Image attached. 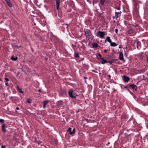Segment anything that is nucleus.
<instances>
[{"instance_id": "nucleus-6", "label": "nucleus", "mask_w": 148, "mask_h": 148, "mask_svg": "<svg viewBox=\"0 0 148 148\" xmlns=\"http://www.w3.org/2000/svg\"><path fill=\"white\" fill-rule=\"evenodd\" d=\"M6 3L7 5L10 7H12V6L10 0H4Z\"/></svg>"}, {"instance_id": "nucleus-39", "label": "nucleus", "mask_w": 148, "mask_h": 148, "mask_svg": "<svg viewBox=\"0 0 148 148\" xmlns=\"http://www.w3.org/2000/svg\"><path fill=\"white\" fill-rule=\"evenodd\" d=\"M147 61L148 62V55L147 56Z\"/></svg>"}, {"instance_id": "nucleus-5", "label": "nucleus", "mask_w": 148, "mask_h": 148, "mask_svg": "<svg viewBox=\"0 0 148 148\" xmlns=\"http://www.w3.org/2000/svg\"><path fill=\"white\" fill-rule=\"evenodd\" d=\"M130 86L132 88L134 89L135 91H137L138 88L136 85L134 84H131L130 85Z\"/></svg>"}, {"instance_id": "nucleus-30", "label": "nucleus", "mask_w": 148, "mask_h": 148, "mask_svg": "<svg viewBox=\"0 0 148 148\" xmlns=\"http://www.w3.org/2000/svg\"><path fill=\"white\" fill-rule=\"evenodd\" d=\"M1 148H6V147L4 145H2L1 147Z\"/></svg>"}, {"instance_id": "nucleus-11", "label": "nucleus", "mask_w": 148, "mask_h": 148, "mask_svg": "<svg viewBox=\"0 0 148 148\" xmlns=\"http://www.w3.org/2000/svg\"><path fill=\"white\" fill-rule=\"evenodd\" d=\"M137 47L138 49H140L141 48V43L139 41H138L137 42Z\"/></svg>"}, {"instance_id": "nucleus-44", "label": "nucleus", "mask_w": 148, "mask_h": 148, "mask_svg": "<svg viewBox=\"0 0 148 148\" xmlns=\"http://www.w3.org/2000/svg\"><path fill=\"white\" fill-rule=\"evenodd\" d=\"M13 98V97H10V98L11 99H12V98Z\"/></svg>"}, {"instance_id": "nucleus-34", "label": "nucleus", "mask_w": 148, "mask_h": 148, "mask_svg": "<svg viewBox=\"0 0 148 148\" xmlns=\"http://www.w3.org/2000/svg\"><path fill=\"white\" fill-rule=\"evenodd\" d=\"M86 1H87L88 2H89V3H90V4H91V2L90 1V0H86Z\"/></svg>"}, {"instance_id": "nucleus-8", "label": "nucleus", "mask_w": 148, "mask_h": 148, "mask_svg": "<svg viewBox=\"0 0 148 148\" xmlns=\"http://www.w3.org/2000/svg\"><path fill=\"white\" fill-rule=\"evenodd\" d=\"M60 2V0H56V5L57 6L56 9L58 10L59 9Z\"/></svg>"}, {"instance_id": "nucleus-24", "label": "nucleus", "mask_w": 148, "mask_h": 148, "mask_svg": "<svg viewBox=\"0 0 148 148\" xmlns=\"http://www.w3.org/2000/svg\"><path fill=\"white\" fill-rule=\"evenodd\" d=\"M48 103V101H43V105H46Z\"/></svg>"}, {"instance_id": "nucleus-41", "label": "nucleus", "mask_w": 148, "mask_h": 148, "mask_svg": "<svg viewBox=\"0 0 148 148\" xmlns=\"http://www.w3.org/2000/svg\"><path fill=\"white\" fill-rule=\"evenodd\" d=\"M19 108L18 107H17V108H16V109L17 110H19Z\"/></svg>"}, {"instance_id": "nucleus-48", "label": "nucleus", "mask_w": 148, "mask_h": 148, "mask_svg": "<svg viewBox=\"0 0 148 148\" xmlns=\"http://www.w3.org/2000/svg\"><path fill=\"white\" fill-rule=\"evenodd\" d=\"M110 143L109 142V143H108L107 145L109 144Z\"/></svg>"}, {"instance_id": "nucleus-38", "label": "nucleus", "mask_w": 148, "mask_h": 148, "mask_svg": "<svg viewBox=\"0 0 148 148\" xmlns=\"http://www.w3.org/2000/svg\"><path fill=\"white\" fill-rule=\"evenodd\" d=\"M8 83L7 82V83H6L5 84V85H6V86H8Z\"/></svg>"}, {"instance_id": "nucleus-40", "label": "nucleus", "mask_w": 148, "mask_h": 148, "mask_svg": "<svg viewBox=\"0 0 148 148\" xmlns=\"http://www.w3.org/2000/svg\"><path fill=\"white\" fill-rule=\"evenodd\" d=\"M46 105H43V108H45L46 107Z\"/></svg>"}, {"instance_id": "nucleus-37", "label": "nucleus", "mask_w": 148, "mask_h": 148, "mask_svg": "<svg viewBox=\"0 0 148 148\" xmlns=\"http://www.w3.org/2000/svg\"><path fill=\"white\" fill-rule=\"evenodd\" d=\"M104 52H105V53H106L107 52V50L106 49H105L104 50Z\"/></svg>"}, {"instance_id": "nucleus-15", "label": "nucleus", "mask_w": 148, "mask_h": 148, "mask_svg": "<svg viewBox=\"0 0 148 148\" xmlns=\"http://www.w3.org/2000/svg\"><path fill=\"white\" fill-rule=\"evenodd\" d=\"M110 45L111 47H115L117 46V44L114 42H112V41L110 43Z\"/></svg>"}, {"instance_id": "nucleus-26", "label": "nucleus", "mask_w": 148, "mask_h": 148, "mask_svg": "<svg viewBox=\"0 0 148 148\" xmlns=\"http://www.w3.org/2000/svg\"><path fill=\"white\" fill-rule=\"evenodd\" d=\"M75 56L76 58H79V56L78 53H76L75 54Z\"/></svg>"}, {"instance_id": "nucleus-7", "label": "nucleus", "mask_w": 148, "mask_h": 148, "mask_svg": "<svg viewBox=\"0 0 148 148\" xmlns=\"http://www.w3.org/2000/svg\"><path fill=\"white\" fill-rule=\"evenodd\" d=\"M119 59L120 60L123 61L124 60L123 55L122 52H120L119 54Z\"/></svg>"}, {"instance_id": "nucleus-46", "label": "nucleus", "mask_w": 148, "mask_h": 148, "mask_svg": "<svg viewBox=\"0 0 148 148\" xmlns=\"http://www.w3.org/2000/svg\"><path fill=\"white\" fill-rule=\"evenodd\" d=\"M147 128H148V125L147 126Z\"/></svg>"}, {"instance_id": "nucleus-9", "label": "nucleus", "mask_w": 148, "mask_h": 148, "mask_svg": "<svg viewBox=\"0 0 148 148\" xmlns=\"http://www.w3.org/2000/svg\"><path fill=\"white\" fill-rule=\"evenodd\" d=\"M100 61L101 62V63L103 64H104L108 62V61H107V60H106L104 59L103 58H101V60H100Z\"/></svg>"}, {"instance_id": "nucleus-32", "label": "nucleus", "mask_w": 148, "mask_h": 148, "mask_svg": "<svg viewBox=\"0 0 148 148\" xmlns=\"http://www.w3.org/2000/svg\"><path fill=\"white\" fill-rule=\"evenodd\" d=\"M107 62L110 63L111 64H112V62L110 61H108Z\"/></svg>"}, {"instance_id": "nucleus-3", "label": "nucleus", "mask_w": 148, "mask_h": 148, "mask_svg": "<svg viewBox=\"0 0 148 148\" xmlns=\"http://www.w3.org/2000/svg\"><path fill=\"white\" fill-rule=\"evenodd\" d=\"M72 128L71 127H69L67 130V131L69 132V134L70 135H72L74 134L75 132V129L74 128L73 131H71Z\"/></svg>"}, {"instance_id": "nucleus-2", "label": "nucleus", "mask_w": 148, "mask_h": 148, "mask_svg": "<svg viewBox=\"0 0 148 148\" xmlns=\"http://www.w3.org/2000/svg\"><path fill=\"white\" fill-rule=\"evenodd\" d=\"M105 35V32L99 31L97 33V36L101 38H103Z\"/></svg>"}, {"instance_id": "nucleus-17", "label": "nucleus", "mask_w": 148, "mask_h": 148, "mask_svg": "<svg viewBox=\"0 0 148 148\" xmlns=\"http://www.w3.org/2000/svg\"><path fill=\"white\" fill-rule=\"evenodd\" d=\"M92 45L94 48H97L99 47L98 45L96 43H94L92 44Z\"/></svg>"}, {"instance_id": "nucleus-25", "label": "nucleus", "mask_w": 148, "mask_h": 148, "mask_svg": "<svg viewBox=\"0 0 148 148\" xmlns=\"http://www.w3.org/2000/svg\"><path fill=\"white\" fill-rule=\"evenodd\" d=\"M27 68V66H23V67L22 68V71H25V68Z\"/></svg>"}, {"instance_id": "nucleus-43", "label": "nucleus", "mask_w": 148, "mask_h": 148, "mask_svg": "<svg viewBox=\"0 0 148 148\" xmlns=\"http://www.w3.org/2000/svg\"><path fill=\"white\" fill-rule=\"evenodd\" d=\"M124 87L125 88H127V86H124Z\"/></svg>"}, {"instance_id": "nucleus-36", "label": "nucleus", "mask_w": 148, "mask_h": 148, "mask_svg": "<svg viewBox=\"0 0 148 148\" xmlns=\"http://www.w3.org/2000/svg\"><path fill=\"white\" fill-rule=\"evenodd\" d=\"M122 48V45H120L119 46V49H121Z\"/></svg>"}, {"instance_id": "nucleus-19", "label": "nucleus", "mask_w": 148, "mask_h": 148, "mask_svg": "<svg viewBox=\"0 0 148 148\" xmlns=\"http://www.w3.org/2000/svg\"><path fill=\"white\" fill-rule=\"evenodd\" d=\"M17 59V57H15L14 56H12L11 58L12 60L13 61H16Z\"/></svg>"}, {"instance_id": "nucleus-47", "label": "nucleus", "mask_w": 148, "mask_h": 148, "mask_svg": "<svg viewBox=\"0 0 148 148\" xmlns=\"http://www.w3.org/2000/svg\"><path fill=\"white\" fill-rule=\"evenodd\" d=\"M108 76L109 77H110L111 76L110 75H109Z\"/></svg>"}, {"instance_id": "nucleus-29", "label": "nucleus", "mask_w": 148, "mask_h": 148, "mask_svg": "<svg viewBox=\"0 0 148 148\" xmlns=\"http://www.w3.org/2000/svg\"><path fill=\"white\" fill-rule=\"evenodd\" d=\"M5 80L6 81V82H7V81H9V79L8 78H5Z\"/></svg>"}, {"instance_id": "nucleus-1", "label": "nucleus", "mask_w": 148, "mask_h": 148, "mask_svg": "<svg viewBox=\"0 0 148 148\" xmlns=\"http://www.w3.org/2000/svg\"><path fill=\"white\" fill-rule=\"evenodd\" d=\"M68 93L69 96L72 98H76L77 96L76 93L72 90L69 91Z\"/></svg>"}, {"instance_id": "nucleus-22", "label": "nucleus", "mask_w": 148, "mask_h": 148, "mask_svg": "<svg viewBox=\"0 0 148 148\" xmlns=\"http://www.w3.org/2000/svg\"><path fill=\"white\" fill-rule=\"evenodd\" d=\"M31 102L32 100L30 98H29L26 101L27 103H30Z\"/></svg>"}, {"instance_id": "nucleus-33", "label": "nucleus", "mask_w": 148, "mask_h": 148, "mask_svg": "<svg viewBox=\"0 0 148 148\" xmlns=\"http://www.w3.org/2000/svg\"><path fill=\"white\" fill-rule=\"evenodd\" d=\"M85 120L86 121V122H88V123L89 122V120L88 119H85Z\"/></svg>"}, {"instance_id": "nucleus-16", "label": "nucleus", "mask_w": 148, "mask_h": 148, "mask_svg": "<svg viewBox=\"0 0 148 148\" xmlns=\"http://www.w3.org/2000/svg\"><path fill=\"white\" fill-rule=\"evenodd\" d=\"M97 58L100 61L101 60V58H103L102 57H101V55L100 53H98L97 56Z\"/></svg>"}, {"instance_id": "nucleus-21", "label": "nucleus", "mask_w": 148, "mask_h": 148, "mask_svg": "<svg viewBox=\"0 0 148 148\" xmlns=\"http://www.w3.org/2000/svg\"><path fill=\"white\" fill-rule=\"evenodd\" d=\"M134 5L136 6V8H138V4L134 1Z\"/></svg>"}, {"instance_id": "nucleus-18", "label": "nucleus", "mask_w": 148, "mask_h": 148, "mask_svg": "<svg viewBox=\"0 0 148 148\" xmlns=\"http://www.w3.org/2000/svg\"><path fill=\"white\" fill-rule=\"evenodd\" d=\"M105 1V0H100V3L102 6L104 5V3Z\"/></svg>"}, {"instance_id": "nucleus-35", "label": "nucleus", "mask_w": 148, "mask_h": 148, "mask_svg": "<svg viewBox=\"0 0 148 148\" xmlns=\"http://www.w3.org/2000/svg\"><path fill=\"white\" fill-rule=\"evenodd\" d=\"M65 25H66L67 26L66 27V28H67V29H68V25L67 24H65Z\"/></svg>"}, {"instance_id": "nucleus-20", "label": "nucleus", "mask_w": 148, "mask_h": 148, "mask_svg": "<svg viewBox=\"0 0 148 148\" xmlns=\"http://www.w3.org/2000/svg\"><path fill=\"white\" fill-rule=\"evenodd\" d=\"M63 104V102L62 101H59L58 103V105L59 106H61Z\"/></svg>"}, {"instance_id": "nucleus-14", "label": "nucleus", "mask_w": 148, "mask_h": 148, "mask_svg": "<svg viewBox=\"0 0 148 148\" xmlns=\"http://www.w3.org/2000/svg\"><path fill=\"white\" fill-rule=\"evenodd\" d=\"M2 130L3 132L5 133L6 131V129H5V126L4 124H3L2 125Z\"/></svg>"}, {"instance_id": "nucleus-23", "label": "nucleus", "mask_w": 148, "mask_h": 148, "mask_svg": "<svg viewBox=\"0 0 148 148\" xmlns=\"http://www.w3.org/2000/svg\"><path fill=\"white\" fill-rule=\"evenodd\" d=\"M17 91L23 94L24 93L23 91L22 90V89H21L20 88Z\"/></svg>"}, {"instance_id": "nucleus-12", "label": "nucleus", "mask_w": 148, "mask_h": 148, "mask_svg": "<svg viewBox=\"0 0 148 148\" xmlns=\"http://www.w3.org/2000/svg\"><path fill=\"white\" fill-rule=\"evenodd\" d=\"M107 41H108L109 43H110L112 41L110 38L109 36H107L106 39L105 40L104 42L106 43Z\"/></svg>"}, {"instance_id": "nucleus-31", "label": "nucleus", "mask_w": 148, "mask_h": 148, "mask_svg": "<svg viewBox=\"0 0 148 148\" xmlns=\"http://www.w3.org/2000/svg\"><path fill=\"white\" fill-rule=\"evenodd\" d=\"M116 9L118 10H120L121 9V8L120 7H119L117 8H116Z\"/></svg>"}, {"instance_id": "nucleus-45", "label": "nucleus", "mask_w": 148, "mask_h": 148, "mask_svg": "<svg viewBox=\"0 0 148 148\" xmlns=\"http://www.w3.org/2000/svg\"><path fill=\"white\" fill-rule=\"evenodd\" d=\"M84 79H87V77H84Z\"/></svg>"}, {"instance_id": "nucleus-13", "label": "nucleus", "mask_w": 148, "mask_h": 148, "mask_svg": "<svg viewBox=\"0 0 148 148\" xmlns=\"http://www.w3.org/2000/svg\"><path fill=\"white\" fill-rule=\"evenodd\" d=\"M134 32V29L132 28H131L129 29L128 30V32L129 34H132Z\"/></svg>"}, {"instance_id": "nucleus-49", "label": "nucleus", "mask_w": 148, "mask_h": 148, "mask_svg": "<svg viewBox=\"0 0 148 148\" xmlns=\"http://www.w3.org/2000/svg\"><path fill=\"white\" fill-rule=\"evenodd\" d=\"M47 59H48L47 58H45L46 60H47Z\"/></svg>"}, {"instance_id": "nucleus-10", "label": "nucleus", "mask_w": 148, "mask_h": 148, "mask_svg": "<svg viewBox=\"0 0 148 148\" xmlns=\"http://www.w3.org/2000/svg\"><path fill=\"white\" fill-rule=\"evenodd\" d=\"M121 12H122L121 11H120L119 12H115V16L116 18H118L121 16Z\"/></svg>"}, {"instance_id": "nucleus-28", "label": "nucleus", "mask_w": 148, "mask_h": 148, "mask_svg": "<svg viewBox=\"0 0 148 148\" xmlns=\"http://www.w3.org/2000/svg\"><path fill=\"white\" fill-rule=\"evenodd\" d=\"M118 31V29H115V33L116 34H117Z\"/></svg>"}, {"instance_id": "nucleus-27", "label": "nucleus", "mask_w": 148, "mask_h": 148, "mask_svg": "<svg viewBox=\"0 0 148 148\" xmlns=\"http://www.w3.org/2000/svg\"><path fill=\"white\" fill-rule=\"evenodd\" d=\"M16 89L17 90H19L20 88L18 86H17L16 87Z\"/></svg>"}, {"instance_id": "nucleus-42", "label": "nucleus", "mask_w": 148, "mask_h": 148, "mask_svg": "<svg viewBox=\"0 0 148 148\" xmlns=\"http://www.w3.org/2000/svg\"><path fill=\"white\" fill-rule=\"evenodd\" d=\"M38 92H41V90L40 89H39L38 90Z\"/></svg>"}, {"instance_id": "nucleus-4", "label": "nucleus", "mask_w": 148, "mask_h": 148, "mask_svg": "<svg viewBox=\"0 0 148 148\" xmlns=\"http://www.w3.org/2000/svg\"><path fill=\"white\" fill-rule=\"evenodd\" d=\"M123 77V81L125 82H127L130 80V78L128 77L124 76Z\"/></svg>"}]
</instances>
